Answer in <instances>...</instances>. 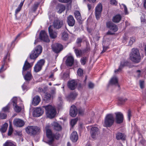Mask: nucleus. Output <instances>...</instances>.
I'll return each instance as SVG.
<instances>
[{
  "label": "nucleus",
  "instance_id": "nucleus-1",
  "mask_svg": "<svg viewBox=\"0 0 146 146\" xmlns=\"http://www.w3.org/2000/svg\"><path fill=\"white\" fill-rule=\"evenodd\" d=\"M45 110L46 116L50 118L54 117L56 114V109L51 105H48L43 106Z\"/></svg>",
  "mask_w": 146,
  "mask_h": 146
},
{
  "label": "nucleus",
  "instance_id": "nucleus-2",
  "mask_svg": "<svg viewBox=\"0 0 146 146\" xmlns=\"http://www.w3.org/2000/svg\"><path fill=\"white\" fill-rule=\"evenodd\" d=\"M130 60L133 62L138 63L141 60L140 54L138 50L133 48L132 49V52L130 54Z\"/></svg>",
  "mask_w": 146,
  "mask_h": 146
},
{
  "label": "nucleus",
  "instance_id": "nucleus-3",
  "mask_svg": "<svg viewBox=\"0 0 146 146\" xmlns=\"http://www.w3.org/2000/svg\"><path fill=\"white\" fill-rule=\"evenodd\" d=\"M114 120L115 119L112 114H108L105 117L104 126L106 127H110L113 124Z\"/></svg>",
  "mask_w": 146,
  "mask_h": 146
},
{
  "label": "nucleus",
  "instance_id": "nucleus-4",
  "mask_svg": "<svg viewBox=\"0 0 146 146\" xmlns=\"http://www.w3.org/2000/svg\"><path fill=\"white\" fill-rule=\"evenodd\" d=\"M42 48L41 46L38 45L36 46L34 50L32 51L30 55V58L31 59H35L41 53Z\"/></svg>",
  "mask_w": 146,
  "mask_h": 146
},
{
  "label": "nucleus",
  "instance_id": "nucleus-5",
  "mask_svg": "<svg viewBox=\"0 0 146 146\" xmlns=\"http://www.w3.org/2000/svg\"><path fill=\"white\" fill-rule=\"evenodd\" d=\"M24 78L26 81L24 82L22 87L23 90H27L28 89L27 85L29 82L30 81L32 78V75L31 73V71H28L25 75L24 76Z\"/></svg>",
  "mask_w": 146,
  "mask_h": 146
},
{
  "label": "nucleus",
  "instance_id": "nucleus-6",
  "mask_svg": "<svg viewBox=\"0 0 146 146\" xmlns=\"http://www.w3.org/2000/svg\"><path fill=\"white\" fill-rule=\"evenodd\" d=\"M26 130L28 133L34 135L39 132L40 129L37 126H30L28 127Z\"/></svg>",
  "mask_w": 146,
  "mask_h": 146
},
{
  "label": "nucleus",
  "instance_id": "nucleus-7",
  "mask_svg": "<svg viewBox=\"0 0 146 146\" xmlns=\"http://www.w3.org/2000/svg\"><path fill=\"white\" fill-rule=\"evenodd\" d=\"M90 134L91 137L93 139H97L100 136L99 129L97 127H92L91 129Z\"/></svg>",
  "mask_w": 146,
  "mask_h": 146
},
{
  "label": "nucleus",
  "instance_id": "nucleus-8",
  "mask_svg": "<svg viewBox=\"0 0 146 146\" xmlns=\"http://www.w3.org/2000/svg\"><path fill=\"white\" fill-rule=\"evenodd\" d=\"M48 126H46V135L47 137L49 139L48 142L49 144L51 145L55 137V135L53 134L51 131L48 129Z\"/></svg>",
  "mask_w": 146,
  "mask_h": 146
},
{
  "label": "nucleus",
  "instance_id": "nucleus-9",
  "mask_svg": "<svg viewBox=\"0 0 146 146\" xmlns=\"http://www.w3.org/2000/svg\"><path fill=\"white\" fill-rule=\"evenodd\" d=\"M39 38L41 40L44 42H49L50 41L48 37L47 33L44 31H40V33Z\"/></svg>",
  "mask_w": 146,
  "mask_h": 146
},
{
  "label": "nucleus",
  "instance_id": "nucleus-10",
  "mask_svg": "<svg viewBox=\"0 0 146 146\" xmlns=\"http://www.w3.org/2000/svg\"><path fill=\"white\" fill-rule=\"evenodd\" d=\"M102 10V5L101 4H99L96 7L95 9V15L97 20L99 19Z\"/></svg>",
  "mask_w": 146,
  "mask_h": 146
},
{
  "label": "nucleus",
  "instance_id": "nucleus-11",
  "mask_svg": "<svg viewBox=\"0 0 146 146\" xmlns=\"http://www.w3.org/2000/svg\"><path fill=\"white\" fill-rule=\"evenodd\" d=\"M115 122L117 123H122L123 119V114L120 112L115 113Z\"/></svg>",
  "mask_w": 146,
  "mask_h": 146
},
{
  "label": "nucleus",
  "instance_id": "nucleus-12",
  "mask_svg": "<svg viewBox=\"0 0 146 146\" xmlns=\"http://www.w3.org/2000/svg\"><path fill=\"white\" fill-rule=\"evenodd\" d=\"M106 25L107 27L112 30L114 32L117 31L118 30L117 26L111 21L107 22Z\"/></svg>",
  "mask_w": 146,
  "mask_h": 146
},
{
  "label": "nucleus",
  "instance_id": "nucleus-13",
  "mask_svg": "<svg viewBox=\"0 0 146 146\" xmlns=\"http://www.w3.org/2000/svg\"><path fill=\"white\" fill-rule=\"evenodd\" d=\"M52 48L54 52L58 53L62 50L63 47L61 44L56 43L52 45Z\"/></svg>",
  "mask_w": 146,
  "mask_h": 146
},
{
  "label": "nucleus",
  "instance_id": "nucleus-14",
  "mask_svg": "<svg viewBox=\"0 0 146 146\" xmlns=\"http://www.w3.org/2000/svg\"><path fill=\"white\" fill-rule=\"evenodd\" d=\"M44 112V110L42 108H37L33 112V114L34 117H38L42 115Z\"/></svg>",
  "mask_w": 146,
  "mask_h": 146
},
{
  "label": "nucleus",
  "instance_id": "nucleus-15",
  "mask_svg": "<svg viewBox=\"0 0 146 146\" xmlns=\"http://www.w3.org/2000/svg\"><path fill=\"white\" fill-rule=\"evenodd\" d=\"M14 125L17 127H21L23 126L25 123L22 120L19 119H15L13 121Z\"/></svg>",
  "mask_w": 146,
  "mask_h": 146
},
{
  "label": "nucleus",
  "instance_id": "nucleus-16",
  "mask_svg": "<svg viewBox=\"0 0 146 146\" xmlns=\"http://www.w3.org/2000/svg\"><path fill=\"white\" fill-rule=\"evenodd\" d=\"M33 64L30 63L26 60L24 63L23 68L22 74L24 75V72L28 70H29L32 66Z\"/></svg>",
  "mask_w": 146,
  "mask_h": 146
},
{
  "label": "nucleus",
  "instance_id": "nucleus-17",
  "mask_svg": "<svg viewBox=\"0 0 146 146\" xmlns=\"http://www.w3.org/2000/svg\"><path fill=\"white\" fill-rule=\"evenodd\" d=\"M17 98L16 97H13L12 100L13 103V106H15L14 109L15 111L17 112H20L21 110L20 107L18 106L17 105Z\"/></svg>",
  "mask_w": 146,
  "mask_h": 146
},
{
  "label": "nucleus",
  "instance_id": "nucleus-18",
  "mask_svg": "<svg viewBox=\"0 0 146 146\" xmlns=\"http://www.w3.org/2000/svg\"><path fill=\"white\" fill-rule=\"evenodd\" d=\"M52 28V26H50L49 27L48 29L50 36L51 38H54L56 37L57 33Z\"/></svg>",
  "mask_w": 146,
  "mask_h": 146
},
{
  "label": "nucleus",
  "instance_id": "nucleus-19",
  "mask_svg": "<svg viewBox=\"0 0 146 146\" xmlns=\"http://www.w3.org/2000/svg\"><path fill=\"white\" fill-rule=\"evenodd\" d=\"M63 24V22L62 21L56 20L54 22L53 26L54 28L59 29L61 27Z\"/></svg>",
  "mask_w": 146,
  "mask_h": 146
},
{
  "label": "nucleus",
  "instance_id": "nucleus-20",
  "mask_svg": "<svg viewBox=\"0 0 146 146\" xmlns=\"http://www.w3.org/2000/svg\"><path fill=\"white\" fill-rule=\"evenodd\" d=\"M77 111L76 107L74 105H72L70 107V114L72 117H75L77 115Z\"/></svg>",
  "mask_w": 146,
  "mask_h": 146
},
{
  "label": "nucleus",
  "instance_id": "nucleus-21",
  "mask_svg": "<svg viewBox=\"0 0 146 146\" xmlns=\"http://www.w3.org/2000/svg\"><path fill=\"white\" fill-rule=\"evenodd\" d=\"M77 83L75 81L73 80L69 81L68 83V88L71 90H74L77 85Z\"/></svg>",
  "mask_w": 146,
  "mask_h": 146
},
{
  "label": "nucleus",
  "instance_id": "nucleus-22",
  "mask_svg": "<svg viewBox=\"0 0 146 146\" xmlns=\"http://www.w3.org/2000/svg\"><path fill=\"white\" fill-rule=\"evenodd\" d=\"M67 22L69 26H73L75 23V20L73 17L72 15L69 16L67 18Z\"/></svg>",
  "mask_w": 146,
  "mask_h": 146
},
{
  "label": "nucleus",
  "instance_id": "nucleus-23",
  "mask_svg": "<svg viewBox=\"0 0 146 146\" xmlns=\"http://www.w3.org/2000/svg\"><path fill=\"white\" fill-rule=\"evenodd\" d=\"M74 62L73 57L71 56H68L66 61V65L69 66H71L73 64Z\"/></svg>",
  "mask_w": 146,
  "mask_h": 146
},
{
  "label": "nucleus",
  "instance_id": "nucleus-24",
  "mask_svg": "<svg viewBox=\"0 0 146 146\" xmlns=\"http://www.w3.org/2000/svg\"><path fill=\"white\" fill-rule=\"evenodd\" d=\"M109 84L111 85H117L118 87L119 86L118 84V80L115 76H114L111 78L109 82Z\"/></svg>",
  "mask_w": 146,
  "mask_h": 146
},
{
  "label": "nucleus",
  "instance_id": "nucleus-25",
  "mask_svg": "<svg viewBox=\"0 0 146 146\" xmlns=\"http://www.w3.org/2000/svg\"><path fill=\"white\" fill-rule=\"evenodd\" d=\"M70 138L72 142H76L78 138V137L77 132L75 131H73L71 134L70 136Z\"/></svg>",
  "mask_w": 146,
  "mask_h": 146
},
{
  "label": "nucleus",
  "instance_id": "nucleus-26",
  "mask_svg": "<svg viewBox=\"0 0 146 146\" xmlns=\"http://www.w3.org/2000/svg\"><path fill=\"white\" fill-rule=\"evenodd\" d=\"M40 98L38 96H35L33 99L32 104L34 106L37 105L40 101Z\"/></svg>",
  "mask_w": 146,
  "mask_h": 146
},
{
  "label": "nucleus",
  "instance_id": "nucleus-27",
  "mask_svg": "<svg viewBox=\"0 0 146 146\" xmlns=\"http://www.w3.org/2000/svg\"><path fill=\"white\" fill-rule=\"evenodd\" d=\"M116 138L117 140H125V137L124 134L121 133H118L116 135Z\"/></svg>",
  "mask_w": 146,
  "mask_h": 146
},
{
  "label": "nucleus",
  "instance_id": "nucleus-28",
  "mask_svg": "<svg viewBox=\"0 0 146 146\" xmlns=\"http://www.w3.org/2000/svg\"><path fill=\"white\" fill-rule=\"evenodd\" d=\"M121 19V17L119 14H117L113 17L112 21L115 23H118L120 21Z\"/></svg>",
  "mask_w": 146,
  "mask_h": 146
},
{
  "label": "nucleus",
  "instance_id": "nucleus-29",
  "mask_svg": "<svg viewBox=\"0 0 146 146\" xmlns=\"http://www.w3.org/2000/svg\"><path fill=\"white\" fill-rule=\"evenodd\" d=\"M52 125L53 126L54 129L56 131H59L61 129V127L57 122H53L52 124Z\"/></svg>",
  "mask_w": 146,
  "mask_h": 146
},
{
  "label": "nucleus",
  "instance_id": "nucleus-30",
  "mask_svg": "<svg viewBox=\"0 0 146 146\" xmlns=\"http://www.w3.org/2000/svg\"><path fill=\"white\" fill-rule=\"evenodd\" d=\"M75 17L78 20H80L81 19V16L80 12L78 11H76L74 13Z\"/></svg>",
  "mask_w": 146,
  "mask_h": 146
},
{
  "label": "nucleus",
  "instance_id": "nucleus-31",
  "mask_svg": "<svg viewBox=\"0 0 146 146\" xmlns=\"http://www.w3.org/2000/svg\"><path fill=\"white\" fill-rule=\"evenodd\" d=\"M8 124L7 123H5L2 127L1 128V131L3 133L5 132L7 129Z\"/></svg>",
  "mask_w": 146,
  "mask_h": 146
},
{
  "label": "nucleus",
  "instance_id": "nucleus-32",
  "mask_svg": "<svg viewBox=\"0 0 146 146\" xmlns=\"http://www.w3.org/2000/svg\"><path fill=\"white\" fill-rule=\"evenodd\" d=\"M34 68V71L37 72L40 70L42 67L36 64Z\"/></svg>",
  "mask_w": 146,
  "mask_h": 146
},
{
  "label": "nucleus",
  "instance_id": "nucleus-33",
  "mask_svg": "<svg viewBox=\"0 0 146 146\" xmlns=\"http://www.w3.org/2000/svg\"><path fill=\"white\" fill-rule=\"evenodd\" d=\"M88 58L86 57H84L81 58L80 62L82 65H84L88 61Z\"/></svg>",
  "mask_w": 146,
  "mask_h": 146
},
{
  "label": "nucleus",
  "instance_id": "nucleus-34",
  "mask_svg": "<svg viewBox=\"0 0 146 146\" xmlns=\"http://www.w3.org/2000/svg\"><path fill=\"white\" fill-rule=\"evenodd\" d=\"M120 7L122 9H124V11L125 13V14H128L127 11V9L126 6L123 4H120Z\"/></svg>",
  "mask_w": 146,
  "mask_h": 146
},
{
  "label": "nucleus",
  "instance_id": "nucleus-35",
  "mask_svg": "<svg viewBox=\"0 0 146 146\" xmlns=\"http://www.w3.org/2000/svg\"><path fill=\"white\" fill-rule=\"evenodd\" d=\"M51 98V95L49 93H46L45 94L44 100L46 101L50 100Z\"/></svg>",
  "mask_w": 146,
  "mask_h": 146
},
{
  "label": "nucleus",
  "instance_id": "nucleus-36",
  "mask_svg": "<svg viewBox=\"0 0 146 146\" xmlns=\"http://www.w3.org/2000/svg\"><path fill=\"white\" fill-rule=\"evenodd\" d=\"M76 96V94L75 93H71L68 96V98L70 100H73Z\"/></svg>",
  "mask_w": 146,
  "mask_h": 146
},
{
  "label": "nucleus",
  "instance_id": "nucleus-37",
  "mask_svg": "<svg viewBox=\"0 0 146 146\" xmlns=\"http://www.w3.org/2000/svg\"><path fill=\"white\" fill-rule=\"evenodd\" d=\"M45 62V60L43 59H41L39 60L37 62V64L41 67L44 65Z\"/></svg>",
  "mask_w": 146,
  "mask_h": 146
},
{
  "label": "nucleus",
  "instance_id": "nucleus-38",
  "mask_svg": "<svg viewBox=\"0 0 146 146\" xmlns=\"http://www.w3.org/2000/svg\"><path fill=\"white\" fill-rule=\"evenodd\" d=\"M76 54V56H80L82 54V51L78 49H75L74 50Z\"/></svg>",
  "mask_w": 146,
  "mask_h": 146
},
{
  "label": "nucleus",
  "instance_id": "nucleus-39",
  "mask_svg": "<svg viewBox=\"0 0 146 146\" xmlns=\"http://www.w3.org/2000/svg\"><path fill=\"white\" fill-rule=\"evenodd\" d=\"M128 63V62L126 61H123L121 62V63L120 65L119 66L120 68H121L122 69V68L124 66H127Z\"/></svg>",
  "mask_w": 146,
  "mask_h": 146
},
{
  "label": "nucleus",
  "instance_id": "nucleus-40",
  "mask_svg": "<svg viewBox=\"0 0 146 146\" xmlns=\"http://www.w3.org/2000/svg\"><path fill=\"white\" fill-rule=\"evenodd\" d=\"M3 146H16L12 142L9 141H7L4 144Z\"/></svg>",
  "mask_w": 146,
  "mask_h": 146
},
{
  "label": "nucleus",
  "instance_id": "nucleus-41",
  "mask_svg": "<svg viewBox=\"0 0 146 146\" xmlns=\"http://www.w3.org/2000/svg\"><path fill=\"white\" fill-rule=\"evenodd\" d=\"M68 37V34L65 32H64L62 34V38L64 40H66Z\"/></svg>",
  "mask_w": 146,
  "mask_h": 146
},
{
  "label": "nucleus",
  "instance_id": "nucleus-42",
  "mask_svg": "<svg viewBox=\"0 0 146 146\" xmlns=\"http://www.w3.org/2000/svg\"><path fill=\"white\" fill-rule=\"evenodd\" d=\"M135 37H131L129 42V45L130 46L131 45L133 44V43L135 42Z\"/></svg>",
  "mask_w": 146,
  "mask_h": 146
},
{
  "label": "nucleus",
  "instance_id": "nucleus-43",
  "mask_svg": "<svg viewBox=\"0 0 146 146\" xmlns=\"http://www.w3.org/2000/svg\"><path fill=\"white\" fill-rule=\"evenodd\" d=\"M78 119L76 118L72 119L70 122V124L72 127H73L76 123Z\"/></svg>",
  "mask_w": 146,
  "mask_h": 146
},
{
  "label": "nucleus",
  "instance_id": "nucleus-44",
  "mask_svg": "<svg viewBox=\"0 0 146 146\" xmlns=\"http://www.w3.org/2000/svg\"><path fill=\"white\" fill-rule=\"evenodd\" d=\"M39 4L38 3H36L34 4L33 6L31 8V9L32 11L34 12L37 9Z\"/></svg>",
  "mask_w": 146,
  "mask_h": 146
},
{
  "label": "nucleus",
  "instance_id": "nucleus-45",
  "mask_svg": "<svg viewBox=\"0 0 146 146\" xmlns=\"http://www.w3.org/2000/svg\"><path fill=\"white\" fill-rule=\"evenodd\" d=\"M65 7L64 6L62 5L60 6V8L58 12L59 13H61L63 11H64Z\"/></svg>",
  "mask_w": 146,
  "mask_h": 146
},
{
  "label": "nucleus",
  "instance_id": "nucleus-46",
  "mask_svg": "<svg viewBox=\"0 0 146 146\" xmlns=\"http://www.w3.org/2000/svg\"><path fill=\"white\" fill-rule=\"evenodd\" d=\"M77 74L78 76H82L83 74V70L80 68L78 69L77 71Z\"/></svg>",
  "mask_w": 146,
  "mask_h": 146
},
{
  "label": "nucleus",
  "instance_id": "nucleus-47",
  "mask_svg": "<svg viewBox=\"0 0 146 146\" xmlns=\"http://www.w3.org/2000/svg\"><path fill=\"white\" fill-rule=\"evenodd\" d=\"M7 115L5 113H0V119H4L6 118Z\"/></svg>",
  "mask_w": 146,
  "mask_h": 146
},
{
  "label": "nucleus",
  "instance_id": "nucleus-48",
  "mask_svg": "<svg viewBox=\"0 0 146 146\" xmlns=\"http://www.w3.org/2000/svg\"><path fill=\"white\" fill-rule=\"evenodd\" d=\"M140 86L141 88L142 89L144 87V82L143 81L140 80L139 81Z\"/></svg>",
  "mask_w": 146,
  "mask_h": 146
},
{
  "label": "nucleus",
  "instance_id": "nucleus-49",
  "mask_svg": "<svg viewBox=\"0 0 146 146\" xmlns=\"http://www.w3.org/2000/svg\"><path fill=\"white\" fill-rule=\"evenodd\" d=\"M131 111L129 110L127 112V117L129 121L130 120L131 117Z\"/></svg>",
  "mask_w": 146,
  "mask_h": 146
},
{
  "label": "nucleus",
  "instance_id": "nucleus-50",
  "mask_svg": "<svg viewBox=\"0 0 146 146\" xmlns=\"http://www.w3.org/2000/svg\"><path fill=\"white\" fill-rule=\"evenodd\" d=\"M94 84L90 82L88 83V87L89 88L92 89L94 88Z\"/></svg>",
  "mask_w": 146,
  "mask_h": 146
},
{
  "label": "nucleus",
  "instance_id": "nucleus-51",
  "mask_svg": "<svg viewBox=\"0 0 146 146\" xmlns=\"http://www.w3.org/2000/svg\"><path fill=\"white\" fill-rule=\"evenodd\" d=\"M110 3L113 5H116L117 2L116 0H110Z\"/></svg>",
  "mask_w": 146,
  "mask_h": 146
},
{
  "label": "nucleus",
  "instance_id": "nucleus-52",
  "mask_svg": "<svg viewBox=\"0 0 146 146\" xmlns=\"http://www.w3.org/2000/svg\"><path fill=\"white\" fill-rule=\"evenodd\" d=\"M82 39L80 38H78L76 40V43L78 44L79 45V46H80V45H79L82 42Z\"/></svg>",
  "mask_w": 146,
  "mask_h": 146
},
{
  "label": "nucleus",
  "instance_id": "nucleus-53",
  "mask_svg": "<svg viewBox=\"0 0 146 146\" xmlns=\"http://www.w3.org/2000/svg\"><path fill=\"white\" fill-rule=\"evenodd\" d=\"M21 8L19 7L16 9L15 11V15L16 17H17V14L21 11Z\"/></svg>",
  "mask_w": 146,
  "mask_h": 146
},
{
  "label": "nucleus",
  "instance_id": "nucleus-54",
  "mask_svg": "<svg viewBox=\"0 0 146 146\" xmlns=\"http://www.w3.org/2000/svg\"><path fill=\"white\" fill-rule=\"evenodd\" d=\"M13 131V128H9L8 135L9 136L12 134Z\"/></svg>",
  "mask_w": 146,
  "mask_h": 146
},
{
  "label": "nucleus",
  "instance_id": "nucleus-55",
  "mask_svg": "<svg viewBox=\"0 0 146 146\" xmlns=\"http://www.w3.org/2000/svg\"><path fill=\"white\" fill-rule=\"evenodd\" d=\"M9 110V107L8 106H7L3 108V110L4 111L7 112Z\"/></svg>",
  "mask_w": 146,
  "mask_h": 146
},
{
  "label": "nucleus",
  "instance_id": "nucleus-56",
  "mask_svg": "<svg viewBox=\"0 0 146 146\" xmlns=\"http://www.w3.org/2000/svg\"><path fill=\"white\" fill-rule=\"evenodd\" d=\"M127 100V99H123V98H120L119 99V101L120 102L121 104H123L124 102H125Z\"/></svg>",
  "mask_w": 146,
  "mask_h": 146
},
{
  "label": "nucleus",
  "instance_id": "nucleus-57",
  "mask_svg": "<svg viewBox=\"0 0 146 146\" xmlns=\"http://www.w3.org/2000/svg\"><path fill=\"white\" fill-rule=\"evenodd\" d=\"M84 112V110L83 109H80L78 113L80 115H82Z\"/></svg>",
  "mask_w": 146,
  "mask_h": 146
},
{
  "label": "nucleus",
  "instance_id": "nucleus-58",
  "mask_svg": "<svg viewBox=\"0 0 146 146\" xmlns=\"http://www.w3.org/2000/svg\"><path fill=\"white\" fill-rule=\"evenodd\" d=\"M108 48V46H103V50L102 52V53H104Z\"/></svg>",
  "mask_w": 146,
  "mask_h": 146
},
{
  "label": "nucleus",
  "instance_id": "nucleus-59",
  "mask_svg": "<svg viewBox=\"0 0 146 146\" xmlns=\"http://www.w3.org/2000/svg\"><path fill=\"white\" fill-rule=\"evenodd\" d=\"M60 2L63 3H67L70 1V0H58Z\"/></svg>",
  "mask_w": 146,
  "mask_h": 146
},
{
  "label": "nucleus",
  "instance_id": "nucleus-60",
  "mask_svg": "<svg viewBox=\"0 0 146 146\" xmlns=\"http://www.w3.org/2000/svg\"><path fill=\"white\" fill-rule=\"evenodd\" d=\"M24 2V1L23 2H21L19 5L18 7H19L21 9L22 7L23 6Z\"/></svg>",
  "mask_w": 146,
  "mask_h": 146
},
{
  "label": "nucleus",
  "instance_id": "nucleus-61",
  "mask_svg": "<svg viewBox=\"0 0 146 146\" xmlns=\"http://www.w3.org/2000/svg\"><path fill=\"white\" fill-rule=\"evenodd\" d=\"M122 69L121 68H120V66L119 67V68L118 69L115 70L114 71V72L115 73H116L118 72H119L121 71Z\"/></svg>",
  "mask_w": 146,
  "mask_h": 146
},
{
  "label": "nucleus",
  "instance_id": "nucleus-62",
  "mask_svg": "<svg viewBox=\"0 0 146 146\" xmlns=\"http://www.w3.org/2000/svg\"><path fill=\"white\" fill-rule=\"evenodd\" d=\"M107 34L109 35H113L114 34V32H111V31H109L107 33Z\"/></svg>",
  "mask_w": 146,
  "mask_h": 146
},
{
  "label": "nucleus",
  "instance_id": "nucleus-63",
  "mask_svg": "<svg viewBox=\"0 0 146 146\" xmlns=\"http://www.w3.org/2000/svg\"><path fill=\"white\" fill-rule=\"evenodd\" d=\"M141 21L142 23H146V20L143 18H141Z\"/></svg>",
  "mask_w": 146,
  "mask_h": 146
},
{
  "label": "nucleus",
  "instance_id": "nucleus-64",
  "mask_svg": "<svg viewBox=\"0 0 146 146\" xmlns=\"http://www.w3.org/2000/svg\"><path fill=\"white\" fill-rule=\"evenodd\" d=\"M87 6L88 9V10H90L92 9V6L91 5L89 4H88L87 5Z\"/></svg>",
  "mask_w": 146,
  "mask_h": 146
}]
</instances>
